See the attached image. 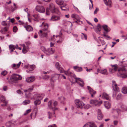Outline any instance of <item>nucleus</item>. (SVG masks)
Returning a JSON list of instances; mask_svg holds the SVG:
<instances>
[{
	"mask_svg": "<svg viewBox=\"0 0 127 127\" xmlns=\"http://www.w3.org/2000/svg\"><path fill=\"white\" fill-rule=\"evenodd\" d=\"M56 68H57V70L60 73H64L65 74L67 75L70 76L73 75V72H69V69H68L67 71H64V69L61 67L59 65L58 62H56Z\"/></svg>",
	"mask_w": 127,
	"mask_h": 127,
	"instance_id": "nucleus-1",
	"label": "nucleus"
},
{
	"mask_svg": "<svg viewBox=\"0 0 127 127\" xmlns=\"http://www.w3.org/2000/svg\"><path fill=\"white\" fill-rule=\"evenodd\" d=\"M29 95V98L31 99H42L45 96L43 94H39L35 93L32 94H30Z\"/></svg>",
	"mask_w": 127,
	"mask_h": 127,
	"instance_id": "nucleus-2",
	"label": "nucleus"
},
{
	"mask_svg": "<svg viewBox=\"0 0 127 127\" xmlns=\"http://www.w3.org/2000/svg\"><path fill=\"white\" fill-rule=\"evenodd\" d=\"M22 79V77L20 75L14 74L11 76L10 79L11 83L13 84L16 83L17 81L21 80Z\"/></svg>",
	"mask_w": 127,
	"mask_h": 127,
	"instance_id": "nucleus-3",
	"label": "nucleus"
},
{
	"mask_svg": "<svg viewBox=\"0 0 127 127\" xmlns=\"http://www.w3.org/2000/svg\"><path fill=\"white\" fill-rule=\"evenodd\" d=\"M22 79V77L20 75L14 74L11 76L10 79L11 83L13 84L16 83L17 81L21 80Z\"/></svg>",
	"mask_w": 127,
	"mask_h": 127,
	"instance_id": "nucleus-4",
	"label": "nucleus"
},
{
	"mask_svg": "<svg viewBox=\"0 0 127 127\" xmlns=\"http://www.w3.org/2000/svg\"><path fill=\"white\" fill-rule=\"evenodd\" d=\"M125 70V68H120L118 69V72L117 73V76L120 77L125 78L127 77V73H125L123 71Z\"/></svg>",
	"mask_w": 127,
	"mask_h": 127,
	"instance_id": "nucleus-5",
	"label": "nucleus"
},
{
	"mask_svg": "<svg viewBox=\"0 0 127 127\" xmlns=\"http://www.w3.org/2000/svg\"><path fill=\"white\" fill-rule=\"evenodd\" d=\"M48 105L49 108L51 109L54 112L56 110V101L54 100H51L48 103Z\"/></svg>",
	"mask_w": 127,
	"mask_h": 127,
	"instance_id": "nucleus-6",
	"label": "nucleus"
},
{
	"mask_svg": "<svg viewBox=\"0 0 127 127\" xmlns=\"http://www.w3.org/2000/svg\"><path fill=\"white\" fill-rule=\"evenodd\" d=\"M112 86L113 90L114 91L113 92V97H115L116 96V92H119L120 90L115 81H113Z\"/></svg>",
	"mask_w": 127,
	"mask_h": 127,
	"instance_id": "nucleus-7",
	"label": "nucleus"
},
{
	"mask_svg": "<svg viewBox=\"0 0 127 127\" xmlns=\"http://www.w3.org/2000/svg\"><path fill=\"white\" fill-rule=\"evenodd\" d=\"M90 102L93 106H99L102 103V100L99 101L96 99H91L90 101Z\"/></svg>",
	"mask_w": 127,
	"mask_h": 127,
	"instance_id": "nucleus-8",
	"label": "nucleus"
},
{
	"mask_svg": "<svg viewBox=\"0 0 127 127\" xmlns=\"http://www.w3.org/2000/svg\"><path fill=\"white\" fill-rule=\"evenodd\" d=\"M9 23H8L7 25L5 21H3L1 22V24L3 26L7 25L6 26L2 28V32H6L9 31V24L10 22H8Z\"/></svg>",
	"mask_w": 127,
	"mask_h": 127,
	"instance_id": "nucleus-9",
	"label": "nucleus"
},
{
	"mask_svg": "<svg viewBox=\"0 0 127 127\" xmlns=\"http://www.w3.org/2000/svg\"><path fill=\"white\" fill-rule=\"evenodd\" d=\"M75 103L78 108H82L84 104L83 102L79 99H76L75 101Z\"/></svg>",
	"mask_w": 127,
	"mask_h": 127,
	"instance_id": "nucleus-10",
	"label": "nucleus"
},
{
	"mask_svg": "<svg viewBox=\"0 0 127 127\" xmlns=\"http://www.w3.org/2000/svg\"><path fill=\"white\" fill-rule=\"evenodd\" d=\"M33 86H32L30 88L26 90H24V91L25 93L26 96L27 97L29 98V95L30 94H31L30 93L33 90Z\"/></svg>",
	"mask_w": 127,
	"mask_h": 127,
	"instance_id": "nucleus-11",
	"label": "nucleus"
},
{
	"mask_svg": "<svg viewBox=\"0 0 127 127\" xmlns=\"http://www.w3.org/2000/svg\"><path fill=\"white\" fill-rule=\"evenodd\" d=\"M55 52V49L53 48H49L45 52V53L47 55L53 54Z\"/></svg>",
	"mask_w": 127,
	"mask_h": 127,
	"instance_id": "nucleus-12",
	"label": "nucleus"
},
{
	"mask_svg": "<svg viewBox=\"0 0 127 127\" xmlns=\"http://www.w3.org/2000/svg\"><path fill=\"white\" fill-rule=\"evenodd\" d=\"M35 9L37 11L40 13H44L45 11L44 7L42 6H37L36 7Z\"/></svg>",
	"mask_w": 127,
	"mask_h": 127,
	"instance_id": "nucleus-13",
	"label": "nucleus"
},
{
	"mask_svg": "<svg viewBox=\"0 0 127 127\" xmlns=\"http://www.w3.org/2000/svg\"><path fill=\"white\" fill-rule=\"evenodd\" d=\"M6 125L7 127H14L17 125L16 121H10L7 122Z\"/></svg>",
	"mask_w": 127,
	"mask_h": 127,
	"instance_id": "nucleus-14",
	"label": "nucleus"
},
{
	"mask_svg": "<svg viewBox=\"0 0 127 127\" xmlns=\"http://www.w3.org/2000/svg\"><path fill=\"white\" fill-rule=\"evenodd\" d=\"M111 66L112 67L110 69V72L111 73H113L116 71L118 68L117 65L116 64L114 65H111Z\"/></svg>",
	"mask_w": 127,
	"mask_h": 127,
	"instance_id": "nucleus-15",
	"label": "nucleus"
},
{
	"mask_svg": "<svg viewBox=\"0 0 127 127\" xmlns=\"http://www.w3.org/2000/svg\"><path fill=\"white\" fill-rule=\"evenodd\" d=\"M102 96V98L103 99H105L107 100H110V97L109 96V95L107 94L106 93H103L102 94V95H100L99 97Z\"/></svg>",
	"mask_w": 127,
	"mask_h": 127,
	"instance_id": "nucleus-16",
	"label": "nucleus"
},
{
	"mask_svg": "<svg viewBox=\"0 0 127 127\" xmlns=\"http://www.w3.org/2000/svg\"><path fill=\"white\" fill-rule=\"evenodd\" d=\"M76 82L81 86L83 87L84 85V83L82 79L79 78H75Z\"/></svg>",
	"mask_w": 127,
	"mask_h": 127,
	"instance_id": "nucleus-17",
	"label": "nucleus"
},
{
	"mask_svg": "<svg viewBox=\"0 0 127 127\" xmlns=\"http://www.w3.org/2000/svg\"><path fill=\"white\" fill-rule=\"evenodd\" d=\"M87 88L89 93L91 95V97H93L94 96V95L96 94V92L89 86H88Z\"/></svg>",
	"mask_w": 127,
	"mask_h": 127,
	"instance_id": "nucleus-18",
	"label": "nucleus"
},
{
	"mask_svg": "<svg viewBox=\"0 0 127 127\" xmlns=\"http://www.w3.org/2000/svg\"><path fill=\"white\" fill-rule=\"evenodd\" d=\"M83 127H97V126L94 123L89 122L86 124Z\"/></svg>",
	"mask_w": 127,
	"mask_h": 127,
	"instance_id": "nucleus-19",
	"label": "nucleus"
},
{
	"mask_svg": "<svg viewBox=\"0 0 127 127\" xmlns=\"http://www.w3.org/2000/svg\"><path fill=\"white\" fill-rule=\"evenodd\" d=\"M40 27H43L42 30L43 31H46L48 27V24L45 23L43 22L41 25L40 26Z\"/></svg>",
	"mask_w": 127,
	"mask_h": 127,
	"instance_id": "nucleus-20",
	"label": "nucleus"
},
{
	"mask_svg": "<svg viewBox=\"0 0 127 127\" xmlns=\"http://www.w3.org/2000/svg\"><path fill=\"white\" fill-rule=\"evenodd\" d=\"M35 79L34 76H32L30 77L27 78L26 79V81L28 83L32 82H33Z\"/></svg>",
	"mask_w": 127,
	"mask_h": 127,
	"instance_id": "nucleus-21",
	"label": "nucleus"
},
{
	"mask_svg": "<svg viewBox=\"0 0 127 127\" xmlns=\"http://www.w3.org/2000/svg\"><path fill=\"white\" fill-rule=\"evenodd\" d=\"M103 118V116L101 113V112L100 110L98 109L97 111V119L99 120H101Z\"/></svg>",
	"mask_w": 127,
	"mask_h": 127,
	"instance_id": "nucleus-22",
	"label": "nucleus"
},
{
	"mask_svg": "<svg viewBox=\"0 0 127 127\" xmlns=\"http://www.w3.org/2000/svg\"><path fill=\"white\" fill-rule=\"evenodd\" d=\"M102 27L105 32H109L111 30L110 28L107 25H102Z\"/></svg>",
	"mask_w": 127,
	"mask_h": 127,
	"instance_id": "nucleus-23",
	"label": "nucleus"
},
{
	"mask_svg": "<svg viewBox=\"0 0 127 127\" xmlns=\"http://www.w3.org/2000/svg\"><path fill=\"white\" fill-rule=\"evenodd\" d=\"M61 16L60 12L58 9H56V21L59 20Z\"/></svg>",
	"mask_w": 127,
	"mask_h": 127,
	"instance_id": "nucleus-24",
	"label": "nucleus"
},
{
	"mask_svg": "<svg viewBox=\"0 0 127 127\" xmlns=\"http://www.w3.org/2000/svg\"><path fill=\"white\" fill-rule=\"evenodd\" d=\"M50 10L52 13L55 12V5L52 3H51L50 5Z\"/></svg>",
	"mask_w": 127,
	"mask_h": 127,
	"instance_id": "nucleus-25",
	"label": "nucleus"
},
{
	"mask_svg": "<svg viewBox=\"0 0 127 127\" xmlns=\"http://www.w3.org/2000/svg\"><path fill=\"white\" fill-rule=\"evenodd\" d=\"M23 46V48L22 49V52L23 53L25 54L29 50L28 47V46H25L24 44L22 45Z\"/></svg>",
	"mask_w": 127,
	"mask_h": 127,
	"instance_id": "nucleus-26",
	"label": "nucleus"
},
{
	"mask_svg": "<svg viewBox=\"0 0 127 127\" xmlns=\"http://www.w3.org/2000/svg\"><path fill=\"white\" fill-rule=\"evenodd\" d=\"M24 27L25 28L27 31L31 32L33 31V29L32 27L30 25L24 26Z\"/></svg>",
	"mask_w": 127,
	"mask_h": 127,
	"instance_id": "nucleus-27",
	"label": "nucleus"
},
{
	"mask_svg": "<svg viewBox=\"0 0 127 127\" xmlns=\"http://www.w3.org/2000/svg\"><path fill=\"white\" fill-rule=\"evenodd\" d=\"M104 104L105 107L107 109H109L111 107V104L108 101H104Z\"/></svg>",
	"mask_w": 127,
	"mask_h": 127,
	"instance_id": "nucleus-28",
	"label": "nucleus"
},
{
	"mask_svg": "<svg viewBox=\"0 0 127 127\" xmlns=\"http://www.w3.org/2000/svg\"><path fill=\"white\" fill-rule=\"evenodd\" d=\"M100 73L103 75H107L108 72L107 70L106 69H102L100 70Z\"/></svg>",
	"mask_w": 127,
	"mask_h": 127,
	"instance_id": "nucleus-29",
	"label": "nucleus"
},
{
	"mask_svg": "<svg viewBox=\"0 0 127 127\" xmlns=\"http://www.w3.org/2000/svg\"><path fill=\"white\" fill-rule=\"evenodd\" d=\"M122 92L124 94H127V87H124L122 89Z\"/></svg>",
	"mask_w": 127,
	"mask_h": 127,
	"instance_id": "nucleus-30",
	"label": "nucleus"
},
{
	"mask_svg": "<svg viewBox=\"0 0 127 127\" xmlns=\"http://www.w3.org/2000/svg\"><path fill=\"white\" fill-rule=\"evenodd\" d=\"M73 68L74 69L77 71L80 72L82 70V68L81 67H79L76 66H74Z\"/></svg>",
	"mask_w": 127,
	"mask_h": 127,
	"instance_id": "nucleus-31",
	"label": "nucleus"
},
{
	"mask_svg": "<svg viewBox=\"0 0 127 127\" xmlns=\"http://www.w3.org/2000/svg\"><path fill=\"white\" fill-rule=\"evenodd\" d=\"M58 99L60 101L61 103L63 104H65V102H64V101L65 100V98L64 97L61 96L59 97Z\"/></svg>",
	"mask_w": 127,
	"mask_h": 127,
	"instance_id": "nucleus-32",
	"label": "nucleus"
},
{
	"mask_svg": "<svg viewBox=\"0 0 127 127\" xmlns=\"http://www.w3.org/2000/svg\"><path fill=\"white\" fill-rule=\"evenodd\" d=\"M41 100L38 99L35 100L34 102V105L36 106L39 105L41 103Z\"/></svg>",
	"mask_w": 127,
	"mask_h": 127,
	"instance_id": "nucleus-33",
	"label": "nucleus"
},
{
	"mask_svg": "<svg viewBox=\"0 0 127 127\" xmlns=\"http://www.w3.org/2000/svg\"><path fill=\"white\" fill-rule=\"evenodd\" d=\"M39 35L40 37H42L46 36L47 35V34L45 32H39Z\"/></svg>",
	"mask_w": 127,
	"mask_h": 127,
	"instance_id": "nucleus-34",
	"label": "nucleus"
},
{
	"mask_svg": "<svg viewBox=\"0 0 127 127\" xmlns=\"http://www.w3.org/2000/svg\"><path fill=\"white\" fill-rule=\"evenodd\" d=\"M105 2V4L107 6H110L111 4V0H108L107 1L106 0H103Z\"/></svg>",
	"mask_w": 127,
	"mask_h": 127,
	"instance_id": "nucleus-35",
	"label": "nucleus"
},
{
	"mask_svg": "<svg viewBox=\"0 0 127 127\" xmlns=\"http://www.w3.org/2000/svg\"><path fill=\"white\" fill-rule=\"evenodd\" d=\"M0 100L2 102L7 103V102L5 100V98L3 96H1L0 98Z\"/></svg>",
	"mask_w": 127,
	"mask_h": 127,
	"instance_id": "nucleus-36",
	"label": "nucleus"
},
{
	"mask_svg": "<svg viewBox=\"0 0 127 127\" xmlns=\"http://www.w3.org/2000/svg\"><path fill=\"white\" fill-rule=\"evenodd\" d=\"M56 3L59 5H62L64 3V2L61 0H56Z\"/></svg>",
	"mask_w": 127,
	"mask_h": 127,
	"instance_id": "nucleus-37",
	"label": "nucleus"
},
{
	"mask_svg": "<svg viewBox=\"0 0 127 127\" xmlns=\"http://www.w3.org/2000/svg\"><path fill=\"white\" fill-rule=\"evenodd\" d=\"M33 16L36 19V20H34L35 21H37V19H39V15L36 14L33 15Z\"/></svg>",
	"mask_w": 127,
	"mask_h": 127,
	"instance_id": "nucleus-38",
	"label": "nucleus"
},
{
	"mask_svg": "<svg viewBox=\"0 0 127 127\" xmlns=\"http://www.w3.org/2000/svg\"><path fill=\"white\" fill-rule=\"evenodd\" d=\"M96 27L97 29L99 31H101V29L102 28V25L101 26L100 24H98Z\"/></svg>",
	"mask_w": 127,
	"mask_h": 127,
	"instance_id": "nucleus-39",
	"label": "nucleus"
},
{
	"mask_svg": "<svg viewBox=\"0 0 127 127\" xmlns=\"http://www.w3.org/2000/svg\"><path fill=\"white\" fill-rule=\"evenodd\" d=\"M30 100H26L24 101L23 102V104L24 105H26L30 103Z\"/></svg>",
	"mask_w": 127,
	"mask_h": 127,
	"instance_id": "nucleus-40",
	"label": "nucleus"
},
{
	"mask_svg": "<svg viewBox=\"0 0 127 127\" xmlns=\"http://www.w3.org/2000/svg\"><path fill=\"white\" fill-rule=\"evenodd\" d=\"M122 95L120 94H118L117 97H116V99L117 100H119L121 98Z\"/></svg>",
	"mask_w": 127,
	"mask_h": 127,
	"instance_id": "nucleus-41",
	"label": "nucleus"
},
{
	"mask_svg": "<svg viewBox=\"0 0 127 127\" xmlns=\"http://www.w3.org/2000/svg\"><path fill=\"white\" fill-rule=\"evenodd\" d=\"M36 116V114L32 113L31 115V119H34L35 118Z\"/></svg>",
	"mask_w": 127,
	"mask_h": 127,
	"instance_id": "nucleus-42",
	"label": "nucleus"
},
{
	"mask_svg": "<svg viewBox=\"0 0 127 127\" xmlns=\"http://www.w3.org/2000/svg\"><path fill=\"white\" fill-rule=\"evenodd\" d=\"M102 35L105 37V38L106 39H110V37L109 36H108L105 33H104Z\"/></svg>",
	"mask_w": 127,
	"mask_h": 127,
	"instance_id": "nucleus-43",
	"label": "nucleus"
},
{
	"mask_svg": "<svg viewBox=\"0 0 127 127\" xmlns=\"http://www.w3.org/2000/svg\"><path fill=\"white\" fill-rule=\"evenodd\" d=\"M9 48L10 50L11 49H14V50H15V47L14 45L11 44L9 45Z\"/></svg>",
	"mask_w": 127,
	"mask_h": 127,
	"instance_id": "nucleus-44",
	"label": "nucleus"
},
{
	"mask_svg": "<svg viewBox=\"0 0 127 127\" xmlns=\"http://www.w3.org/2000/svg\"><path fill=\"white\" fill-rule=\"evenodd\" d=\"M7 71H6V70H4V71H2L1 72V74L3 76H5L7 74Z\"/></svg>",
	"mask_w": 127,
	"mask_h": 127,
	"instance_id": "nucleus-45",
	"label": "nucleus"
},
{
	"mask_svg": "<svg viewBox=\"0 0 127 127\" xmlns=\"http://www.w3.org/2000/svg\"><path fill=\"white\" fill-rule=\"evenodd\" d=\"M31 111V109H29L26 111L24 113V115H26L27 114L30 112Z\"/></svg>",
	"mask_w": 127,
	"mask_h": 127,
	"instance_id": "nucleus-46",
	"label": "nucleus"
},
{
	"mask_svg": "<svg viewBox=\"0 0 127 127\" xmlns=\"http://www.w3.org/2000/svg\"><path fill=\"white\" fill-rule=\"evenodd\" d=\"M91 107V106L89 104L86 105L84 107V108L86 109H88Z\"/></svg>",
	"mask_w": 127,
	"mask_h": 127,
	"instance_id": "nucleus-47",
	"label": "nucleus"
},
{
	"mask_svg": "<svg viewBox=\"0 0 127 127\" xmlns=\"http://www.w3.org/2000/svg\"><path fill=\"white\" fill-rule=\"evenodd\" d=\"M11 67L13 69H17L16 65L15 64H13L11 65Z\"/></svg>",
	"mask_w": 127,
	"mask_h": 127,
	"instance_id": "nucleus-48",
	"label": "nucleus"
},
{
	"mask_svg": "<svg viewBox=\"0 0 127 127\" xmlns=\"http://www.w3.org/2000/svg\"><path fill=\"white\" fill-rule=\"evenodd\" d=\"M35 67V66L34 65H31L30 66V69L31 70H33L34 68Z\"/></svg>",
	"mask_w": 127,
	"mask_h": 127,
	"instance_id": "nucleus-49",
	"label": "nucleus"
},
{
	"mask_svg": "<svg viewBox=\"0 0 127 127\" xmlns=\"http://www.w3.org/2000/svg\"><path fill=\"white\" fill-rule=\"evenodd\" d=\"M51 21H54L56 20V16L55 15L53 16L50 19Z\"/></svg>",
	"mask_w": 127,
	"mask_h": 127,
	"instance_id": "nucleus-50",
	"label": "nucleus"
},
{
	"mask_svg": "<svg viewBox=\"0 0 127 127\" xmlns=\"http://www.w3.org/2000/svg\"><path fill=\"white\" fill-rule=\"evenodd\" d=\"M41 49L45 53V51H46L47 49H46L45 47L44 46H42L41 47Z\"/></svg>",
	"mask_w": 127,
	"mask_h": 127,
	"instance_id": "nucleus-51",
	"label": "nucleus"
},
{
	"mask_svg": "<svg viewBox=\"0 0 127 127\" xmlns=\"http://www.w3.org/2000/svg\"><path fill=\"white\" fill-rule=\"evenodd\" d=\"M17 28L16 26H14L13 28V32H16L17 31Z\"/></svg>",
	"mask_w": 127,
	"mask_h": 127,
	"instance_id": "nucleus-52",
	"label": "nucleus"
},
{
	"mask_svg": "<svg viewBox=\"0 0 127 127\" xmlns=\"http://www.w3.org/2000/svg\"><path fill=\"white\" fill-rule=\"evenodd\" d=\"M49 10L48 8H47L46 10V14L47 15H48L49 14Z\"/></svg>",
	"mask_w": 127,
	"mask_h": 127,
	"instance_id": "nucleus-53",
	"label": "nucleus"
},
{
	"mask_svg": "<svg viewBox=\"0 0 127 127\" xmlns=\"http://www.w3.org/2000/svg\"><path fill=\"white\" fill-rule=\"evenodd\" d=\"M57 75H59V77H63L64 78V79H66V77H65L64 76V75H62V74H57Z\"/></svg>",
	"mask_w": 127,
	"mask_h": 127,
	"instance_id": "nucleus-54",
	"label": "nucleus"
},
{
	"mask_svg": "<svg viewBox=\"0 0 127 127\" xmlns=\"http://www.w3.org/2000/svg\"><path fill=\"white\" fill-rule=\"evenodd\" d=\"M121 36L125 40L127 38V35H122Z\"/></svg>",
	"mask_w": 127,
	"mask_h": 127,
	"instance_id": "nucleus-55",
	"label": "nucleus"
},
{
	"mask_svg": "<svg viewBox=\"0 0 127 127\" xmlns=\"http://www.w3.org/2000/svg\"><path fill=\"white\" fill-rule=\"evenodd\" d=\"M76 15V14H73L71 15V17L73 18H75V19Z\"/></svg>",
	"mask_w": 127,
	"mask_h": 127,
	"instance_id": "nucleus-56",
	"label": "nucleus"
},
{
	"mask_svg": "<svg viewBox=\"0 0 127 127\" xmlns=\"http://www.w3.org/2000/svg\"><path fill=\"white\" fill-rule=\"evenodd\" d=\"M99 10V9L98 8H96V9L95 10L94 12V14H96L98 12V11Z\"/></svg>",
	"mask_w": 127,
	"mask_h": 127,
	"instance_id": "nucleus-57",
	"label": "nucleus"
},
{
	"mask_svg": "<svg viewBox=\"0 0 127 127\" xmlns=\"http://www.w3.org/2000/svg\"><path fill=\"white\" fill-rule=\"evenodd\" d=\"M113 123L114 125H115L116 126L118 124V121L117 120H115L113 121Z\"/></svg>",
	"mask_w": 127,
	"mask_h": 127,
	"instance_id": "nucleus-58",
	"label": "nucleus"
},
{
	"mask_svg": "<svg viewBox=\"0 0 127 127\" xmlns=\"http://www.w3.org/2000/svg\"><path fill=\"white\" fill-rule=\"evenodd\" d=\"M21 62H20L18 64H17L16 65V68H17V69L20 66L21 64Z\"/></svg>",
	"mask_w": 127,
	"mask_h": 127,
	"instance_id": "nucleus-59",
	"label": "nucleus"
},
{
	"mask_svg": "<svg viewBox=\"0 0 127 127\" xmlns=\"http://www.w3.org/2000/svg\"><path fill=\"white\" fill-rule=\"evenodd\" d=\"M116 111L118 114L121 113V110L118 109H117Z\"/></svg>",
	"mask_w": 127,
	"mask_h": 127,
	"instance_id": "nucleus-60",
	"label": "nucleus"
},
{
	"mask_svg": "<svg viewBox=\"0 0 127 127\" xmlns=\"http://www.w3.org/2000/svg\"><path fill=\"white\" fill-rule=\"evenodd\" d=\"M80 18L79 16L77 15L76 14L75 19L77 20H78L80 19Z\"/></svg>",
	"mask_w": 127,
	"mask_h": 127,
	"instance_id": "nucleus-61",
	"label": "nucleus"
},
{
	"mask_svg": "<svg viewBox=\"0 0 127 127\" xmlns=\"http://www.w3.org/2000/svg\"><path fill=\"white\" fill-rule=\"evenodd\" d=\"M75 113L78 114L79 115H83V113L81 112H79L78 111H76L75 112Z\"/></svg>",
	"mask_w": 127,
	"mask_h": 127,
	"instance_id": "nucleus-62",
	"label": "nucleus"
},
{
	"mask_svg": "<svg viewBox=\"0 0 127 127\" xmlns=\"http://www.w3.org/2000/svg\"><path fill=\"white\" fill-rule=\"evenodd\" d=\"M124 65V67H127V61L125 62Z\"/></svg>",
	"mask_w": 127,
	"mask_h": 127,
	"instance_id": "nucleus-63",
	"label": "nucleus"
},
{
	"mask_svg": "<svg viewBox=\"0 0 127 127\" xmlns=\"http://www.w3.org/2000/svg\"><path fill=\"white\" fill-rule=\"evenodd\" d=\"M17 93L19 94H22V92H21V91L19 90H18L17 91Z\"/></svg>",
	"mask_w": 127,
	"mask_h": 127,
	"instance_id": "nucleus-64",
	"label": "nucleus"
}]
</instances>
